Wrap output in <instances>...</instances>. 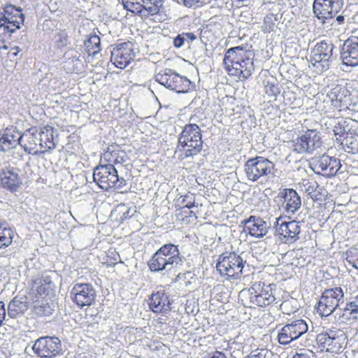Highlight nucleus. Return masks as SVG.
I'll return each mask as SVG.
<instances>
[{
	"label": "nucleus",
	"mask_w": 358,
	"mask_h": 358,
	"mask_svg": "<svg viewBox=\"0 0 358 358\" xmlns=\"http://www.w3.org/2000/svg\"><path fill=\"white\" fill-rule=\"evenodd\" d=\"M254 54L242 46L229 49L224 55L223 64L229 75L239 80L248 78L254 71Z\"/></svg>",
	"instance_id": "obj_1"
},
{
	"label": "nucleus",
	"mask_w": 358,
	"mask_h": 358,
	"mask_svg": "<svg viewBox=\"0 0 358 358\" xmlns=\"http://www.w3.org/2000/svg\"><path fill=\"white\" fill-rule=\"evenodd\" d=\"M182 257L178 245L174 244H165L162 245L149 260L148 264L152 272L170 271L181 264Z\"/></svg>",
	"instance_id": "obj_2"
},
{
	"label": "nucleus",
	"mask_w": 358,
	"mask_h": 358,
	"mask_svg": "<svg viewBox=\"0 0 358 358\" xmlns=\"http://www.w3.org/2000/svg\"><path fill=\"white\" fill-rule=\"evenodd\" d=\"M201 129L196 124H186L178 138V150L183 157L197 155L202 148Z\"/></svg>",
	"instance_id": "obj_3"
},
{
	"label": "nucleus",
	"mask_w": 358,
	"mask_h": 358,
	"mask_svg": "<svg viewBox=\"0 0 358 358\" xmlns=\"http://www.w3.org/2000/svg\"><path fill=\"white\" fill-rule=\"evenodd\" d=\"M94 181L102 189L110 188L121 189L127 185L123 178H120L117 169L111 164H99L94 169Z\"/></svg>",
	"instance_id": "obj_4"
},
{
	"label": "nucleus",
	"mask_w": 358,
	"mask_h": 358,
	"mask_svg": "<svg viewBox=\"0 0 358 358\" xmlns=\"http://www.w3.org/2000/svg\"><path fill=\"white\" fill-rule=\"evenodd\" d=\"M274 164L263 157L249 159L244 165L247 178L252 181H263L273 175Z\"/></svg>",
	"instance_id": "obj_5"
},
{
	"label": "nucleus",
	"mask_w": 358,
	"mask_h": 358,
	"mask_svg": "<svg viewBox=\"0 0 358 358\" xmlns=\"http://www.w3.org/2000/svg\"><path fill=\"white\" fill-rule=\"evenodd\" d=\"M245 263L241 255L235 252L226 253L219 257L216 268L222 276L227 279H239Z\"/></svg>",
	"instance_id": "obj_6"
},
{
	"label": "nucleus",
	"mask_w": 358,
	"mask_h": 358,
	"mask_svg": "<svg viewBox=\"0 0 358 358\" xmlns=\"http://www.w3.org/2000/svg\"><path fill=\"white\" fill-rule=\"evenodd\" d=\"M343 303L344 294L341 287L326 289L317 303V312L322 317H327L335 310H340Z\"/></svg>",
	"instance_id": "obj_7"
},
{
	"label": "nucleus",
	"mask_w": 358,
	"mask_h": 358,
	"mask_svg": "<svg viewBox=\"0 0 358 358\" xmlns=\"http://www.w3.org/2000/svg\"><path fill=\"white\" fill-rule=\"evenodd\" d=\"M334 45L330 41L317 43L313 50L310 62L317 73H321L329 69L332 58Z\"/></svg>",
	"instance_id": "obj_8"
},
{
	"label": "nucleus",
	"mask_w": 358,
	"mask_h": 358,
	"mask_svg": "<svg viewBox=\"0 0 358 358\" xmlns=\"http://www.w3.org/2000/svg\"><path fill=\"white\" fill-rule=\"evenodd\" d=\"M275 289L274 284H267L261 281L255 282L248 290L250 301L253 305L257 306H269L275 301Z\"/></svg>",
	"instance_id": "obj_9"
},
{
	"label": "nucleus",
	"mask_w": 358,
	"mask_h": 358,
	"mask_svg": "<svg viewBox=\"0 0 358 358\" xmlns=\"http://www.w3.org/2000/svg\"><path fill=\"white\" fill-rule=\"evenodd\" d=\"M155 80L177 93H185L190 89L189 80L169 69L158 73L155 76Z\"/></svg>",
	"instance_id": "obj_10"
},
{
	"label": "nucleus",
	"mask_w": 358,
	"mask_h": 358,
	"mask_svg": "<svg viewBox=\"0 0 358 358\" xmlns=\"http://www.w3.org/2000/svg\"><path fill=\"white\" fill-rule=\"evenodd\" d=\"M344 333L339 329H327L317 334L316 340L322 350L338 353L345 341Z\"/></svg>",
	"instance_id": "obj_11"
},
{
	"label": "nucleus",
	"mask_w": 358,
	"mask_h": 358,
	"mask_svg": "<svg viewBox=\"0 0 358 358\" xmlns=\"http://www.w3.org/2000/svg\"><path fill=\"white\" fill-rule=\"evenodd\" d=\"M24 20L22 9L11 4L6 5L0 10V29L4 32H15L20 29Z\"/></svg>",
	"instance_id": "obj_12"
},
{
	"label": "nucleus",
	"mask_w": 358,
	"mask_h": 358,
	"mask_svg": "<svg viewBox=\"0 0 358 358\" xmlns=\"http://www.w3.org/2000/svg\"><path fill=\"white\" fill-rule=\"evenodd\" d=\"M322 144L320 132L316 129H308L292 142V150L297 153H313Z\"/></svg>",
	"instance_id": "obj_13"
},
{
	"label": "nucleus",
	"mask_w": 358,
	"mask_h": 358,
	"mask_svg": "<svg viewBox=\"0 0 358 358\" xmlns=\"http://www.w3.org/2000/svg\"><path fill=\"white\" fill-rule=\"evenodd\" d=\"M134 44L131 41L115 44L111 50L110 61L121 69L126 68L135 58Z\"/></svg>",
	"instance_id": "obj_14"
},
{
	"label": "nucleus",
	"mask_w": 358,
	"mask_h": 358,
	"mask_svg": "<svg viewBox=\"0 0 358 358\" xmlns=\"http://www.w3.org/2000/svg\"><path fill=\"white\" fill-rule=\"evenodd\" d=\"M308 330L307 322L302 320H295L285 325L278 332V340L281 345H288L297 340Z\"/></svg>",
	"instance_id": "obj_15"
},
{
	"label": "nucleus",
	"mask_w": 358,
	"mask_h": 358,
	"mask_svg": "<svg viewBox=\"0 0 358 358\" xmlns=\"http://www.w3.org/2000/svg\"><path fill=\"white\" fill-rule=\"evenodd\" d=\"M32 349L41 358L55 357L62 350L61 341L57 337H41L35 341Z\"/></svg>",
	"instance_id": "obj_16"
},
{
	"label": "nucleus",
	"mask_w": 358,
	"mask_h": 358,
	"mask_svg": "<svg viewBox=\"0 0 358 358\" xmlns=\"http://www.w3.org/2000/svg\"><path fill=\"white\" fill-rule=\"evenodd\" d=\"M70 296L78 306H90L95 301L96 291L89 283H77L71 289Z\"/></svg>",
	"instance_id": "obj_17"
},
{
	"label": "nucleus",
	"mask_w": 358,
	"mask_h": 358,
	"mask_svg": "<svg viewBox=\"0 0 358 358\" xmlns=\"http://www.w3.org/2000/svg\"><path fill=\"white\" fill-rule=\"evenodd\" d=\"M313 171L318 175L325 177L334 176L341 168L340 161L327 155L313 159L310 164Z\"/></svg>",
	"instance_id": "obj_18"
},
{
	"label": "nucleus",
	"mask_w": 358,
	"mask_h": 358,
	"mask_svg": "<svg viewBox=\"0 0 358 358\" xmlns=\"http://www.w3.org/2000/svg\"><path fill=\"white\" fill-rule=\"evenodd\" d=\"M350 92L345 87L336 85L331 88L323 99L325 103H329L339 112L346 111L349 109Z\"/></svg>",
	"instance_id": "obj_19"
},
{
	"label": "nucleus",
	"mask_w": 358,
	"mask_h": 358,
	"mask_svg": "<svg viewBox=\"0 0 358 358\" xmlns=\"http://www.w3.org/2000/svg\"><path fill=\"white\" fill-rule=\"evenodd\" d=\"M275 224V232L281 241L285 243H293L299 238L301 232L299 222H287L282 217H278Z\"/></svg>",
	"instance_id": "obj_20"
},
{
	"label": "nucleus",
	"mask_w": 358,
	"mask_h": 358,
	"mask_svg": "<svg viewBox=\"0 0 358 358\" xmlns=\"http://www.w3.org/2000/svg\"><path fill=\"white\" fill-rule=\"evenodd\" d=\"M343 6V0H315L313 12L318 19L324 20L333 17Z\"/></svg>",
	"instance_id": "obj_21"
},
{
	"label": "nucleus",
	"mask_w": 358,
	"mask_h": 358,
	"mask_svg": "<svg viewBox=\"0 0 358 358\" xmlns=\"http://www.w3.org/2000/svg\"><path fill=\"white\" fill-rule=\"evenodd\" d=\"M124 7L128 10L134 12H142V8L147 10L152 15L159 11L162 6V0H122Z\"/></svg>",
	"instance_id": "obj_22"
},
{
	"label": "nucleus",
	"mask_w": 358,
	"mask_h": 358,
	"mask_svg": "<svg viewBox=\"0 0 358 358\" xmlns=\"http://www.w3.org/2000/svg\"><path fill=\"white\" fill-rule=\"evenodd\" d=\"M341 59L343 65L352 67L358 66V37H351L345 41Z\"/></svg>",
	"instance_id": "obj_23"
},
{
	"label": "nucleus",
	"mask_w": 358,
	"mask_h": 358,
	"mask_svg": "<svg viewBox=\"0 0 358 358\" xmlns=\"http://www.w3.org/2000/svg\"><path fill=\"white\" fill-rule=\"evenodd\" d=\"M22 185L20 170L15 167H6L0 172V185L10 192H15Z\"/></svg>",
	"instance_id": "obj_24"
},
{
	"label": "nucleus",
	"mask_w": 358,
	"mask_h": 358,
	"mask_svg": "<svg viewBox=\"0 0 358 358\" xmlns=\"http://www.w3.org/2000/svg\"><path fill=\"white\" fill-rule=\"evenodd\" d=\"M245 230L250 236L260 238L268 233L269 225L259 217L250 216L248 219L244 220Z\"/></svg>",
	"instance_id": "obj_25"
},
{
	"label": "nucleus",
	"mask_w": 358,
	"mask_h": 358,
	"mask_svg": "<svg viewBox=\"0 0 358 358\" xmlns=\"http://www.w3.org/2000/svg\"><path fill=\"white\" fill-rule=\"evenodd\" d=\"M282 197V208L287 215H293L301 208V197L293 189H284Z\"/></svg>",
	"instance_id": "obj_26"
},
{
	"label": "nucleus",
	"mask_w": 358,
	"mask_h": 358,
	"mask_svg": "<svg viewBox=\"0 0 358 358\" xmlns=\"http://www.w3.org/2000/svg\"><path fill=\"white\" fill-rule=\"evenodd\" d=\"M150 308L156 313H166L171 310L169 296L163 292L153 293L150 299Z\"/></svg>",
	"instance_id": "obj_27"
},
{
	"label": "nucleus",
	"mask_w": 358,
	"mask_h": 358,
	"mask_svg": "<svg viewBox=\"0 0 358 358\" xmlns=\"http://www.w3.org/2000/svg\"><path fill=\"white\" fill-rule=\"evenodd\" d=\"M41 136V143H38L41 154H44L54 150L56 147L55 135L57 129L51 126H45L39 129Z\"/></svg>",
	"instance_id": "obj_28"
},
{
	"label": "nucleus",
	"mask_w": 358,
	"mask_h": 358,
	"mask_svg": "<svg viewBox=\"0 0 358 358\" xmlns=\"http://www.w3.org/2000/svg\"><path fill=\"white\" fill-rule=\"evenodd\" d=\"M35 127L27 129L20 136V145L24 150L31 155H39V145L34 143Z\"/></svg>",
	"instance_id": "obj_29"
},
{
	"label": "nucleus",
	"mask_w": 358,
	"mask_h": 358,
	"mask_svg": "<svg viewBox=\"0 0 358 358\" xmlns=\"http://www.w3.org/2000/svg\"><path fill=\"white\" fill-rule=\"evenodd\" d=\"M126 154L124 151L119 149L108 148L101 157L100 164H111L115 167V165L122 164L125 162Z\"/></svg>",
	"instance_id": "obj_30"
},
{
	"label": "nucleus",
	"mask_w": 358,
	"mask_h": 358,
	"mask_svg": "<svg viewBox=\"0 0 358 358\" xmlns=\"http://www.w3.org/2000/svg\"><path fill=\"white\" fill-rule=\"evenodd\" d=\"M80 54L75 50H69L65 52L64 66L66 71L78 73L83 70V63L80 59Z\"/></svg>",
	"instance_id": "obj_31"
},
{
	"label": "nucleus",
	"mask_w": 358,
	"mask_h": 358,
	"mask_svg": "<svg viewBox=\"0 0 358 358\" xmlns=\"http://www.w3.org/2000/svg\"><path fill=\"white\" fill-rule=\"evenodd\" d=\"M55 285L52 282L51 278L47 275H43L36 278L33 282L32 290L38 295H47L49 292L52 290Z\"/></svg>",
	"instance_id": "obj_32"
},
{
	"label": "nucleus",
	"mask_w": 358,
	"mask_h": 358,
	"mask_svg": "<svg viewBox=\"0 0 358 358\" xmlns=\"http://www.w3.org/2000/svg\"><path fill=\"white\" fill-rule=\"evenodd\" d=\"M28 308L26 298H14L8 306V315L16 318L22 315Z\"/></svg>",
	"instance_id": "obj_33"
},
{
	"label": "nucleus",
	"mask_w": 358,
	"mask_h": 358,
	"mask_svg": "<svg viewBox=\"0 0 358 358\" xmlns=\"http://www.w3.org/2000/svg\"><path fill=\"white\" fill-rule=\"evenodd\" d=\"M299 187L301 191L307 193L313 200L320 199L319 192L317 191L318 185L315 181L303 179L299 183Z\"/></svg>",
	"instance_id": "obj_34"
},
{
	"label": "nucleus",
	"mask_w": 358,
	"mask_h": 358,
	"mask_svg": "<svg viewBox=\"0 0 358 358\" xmlns=\"http://www.w3.org/2000/svg\"><path fill=\"white\" fill-rule=\"evenodd\" d=\"M246 345V339L243 335L239 334L229 341L228 347L234 356L240 355Z\"/></svg>",
	"instance_id": "obj_35"
},
{
	"label": "nucleus",
	"mask_w": 358,
	"mask_h": 358,
	"mask_svg": "<svg viewBox=\"0 0 358 358\" xmlns=\"http://www.w3.org/2000/svg\"><path fill=\"white\" fill-rule=\"evenodd\" d=\"M344 150L350 153L356 154L358 152V134L349 133L346 134L343 143H341Z\"/></svg>",
	"instance_id": "obj_36"
},
{
	"label": "nucleus",
	"mask_w": 358,
	"mask_h": 358,
	"mask_svg": "<svg viewBox=\"0 0 358 358\" xmlns=\"http://www.w3.org/2000/svg\"><path fill=\"white\" fill-rule=\"evenodd\" d=\"M13 236L12 229L0 224V249L8 247L13 242Z\"/></svg>",
	"instance_id": "obj_37"
},
{
	"label": "nucleus",
	"mask_w": 358,
	"mask_h": 358,
	"mask_svg": "<svg viewBox=\"0 0 358 358\" xmlns=\"http://www.w3.org/2000/svg\"><path fill=\"white\" fill-rule=\"evenodd\" d=\"M100 38L97 35H90L85 41V48L89 55H95L101 50Z\"/></svg>",
	"instance_id": "obj_38"
},
{
	"label": "nucleus",
	"mask_w": 358,
	"mask_h": 358,
	"mask_svg": "<svg viewBox=\"0 0 358 358\" xmlns=\"http://www.w3.org/2000/svg\"><path fill=\"white\" fill-rule=\"evenodd\" d=\"M195 196L193 194H187L185 196H180L176 199L175 206L177 209L184 208H192L194 206Z\"/></svg>",
	"instance_id": "obj_39"
},
{
	"label": "nucleus",
	"mask_w": 358,
	"mask_h": 358,
	"mask_svg": "<svg viewBox=\"0 0 358 358\" xmlns=\"http://www.w3.org/2000/svg\"><path fill=\"white\" fill-rule=\"evenodd\" d=\"M346 120H339L334 127V134L336 138V141L339 143H343V141L345 138L346 134H349L346 131L345 129Z\"/></svg>",
	"instance_id": "obj_40"
},
{
	"label": "nucleus",
	"mask_w": 358,
	"mask_h": 358,
	"mask_svg": "<svg viewBox=\"0 0 358 358\" xmlns=\"http://www.w3.org/2000/svg\"><path fill=\"white\" fill-rule=\"evenodd\" d=\"M264 85V92L268 96L275 98L280 92L278 83L273 79H265Z\"/></svg>",
	"instance_id": "obj_41"
},
{
	"label": "nucleus",
	"mask_w": 358,
	"mask_h": 358,
	"mask_svg": "<svg viewBox=\"0 0 358 358\" xmlns=\"http://www.w3.org/2000/svg\"><path fill=\"white\" fill-rule=\"evenodd\" d=\"M346 313H358V294L352 297L350 301L346 303L343 308V315Z\"/></svg>",
	"instance_id": "obj_42"
},
{
	"label": "nucleus",
	"mask_w": 358,
	"mask_h": 358,
	"mask_svg": "<svg viewBox=\"0 0 358 358\" xmlns=\"http://www.w3.org/2000/svg\"><path fill=\"white\" fill-rule=\"evenodd\" d=\"M346 261L352 267L358 269V250L352 249L346 253Z\"/></svg>",
	"instance_id": "obj_43"
},
{
	"label": "nucleus",
	"mask_w": 358,
	"mask_h": 358,
	"mask_svg": "<svg viewBox=\"0 0 358 358\" xmlns=\"http://www.w3.org/2000/svg\"><path fill=\"white\" fill-rule=\"evenodd\" d=\"M275 24L273 22L272 17L266 16L262 27V31L265 33H270L273 30Z\"/></svg>",
	"instance_id": "obj_44"
},
{
	"label": "nucleus",
	"mask_w": 358,
	"mask_h": 358,
	"mask_svg": "<svg viewBox=\"0 0 358 358\" xmlns=\"http://www.w3.org/2000/svg\"><path fill=\"white\" fill-rule=\"evenodd\" d=\"M210 0H183L184 5L187 7H199L208 2Z\"/></svg>",
	"instance_id": "obj_45"
},
{
	"label": "nucleus",
	"mask_w": 358,
	"mask_h": 358,
	"mask_svg": "<svg viewBox=\"0 0 358 358\" xmlns=\"http://www.w3.org/2000/svg\"><path fill=\"white\" fill-rule=\"evenodd\" d=\"M268 351L265 349H257L252 351L246 358H266Z\"/></svg>",
	"instance_id": "obj_46"
},
{
	"label": "nucleus",
	"mask_w": 358,
	"mask_h": 358,
	"mask_svg": "<svg viewBox=\"0 0 358 358\" xmlns=\"http://www.w3.org/2000/svg\"><path fill=\"white\" fill-rule=\"evenodd\" d=\"M35 311L36 314L40 315H46L51 313L50 307L43 306V303H42L41 306H35Z\"/></svg>",
	"instance_id": "obj_47"
},
{
	"label": "nucleus",
	"mask_w": 358,
	"mask_h": 358,
	"mask_svg": "<svg viewBox=\"0 0 358 358\" xmlns=\"http://www.w3.org/2000/svg\"><path fill=\"white\" fill-rule=\"evenodd\" d=\"M185 41V38L183 36L182 34H178L174 39H173V45L176 48H181Z\"/></svg>",
	"instance_id": "obj_48"
},
{
	"label": "nucleus",
	"mask_w": 358,
	"mask_h": 358,
	"mask_svg": "<svg viewBox=\"0 0 358 358\" xmlns=\"http://www.w3.org/2000/svg\"><path fill=\"white\" fill-rule=\"evenodd\" d=\"M6 315L5 305L3 301H0V326H1L3 321L5 320Z\"/></svg>",
	"instance_id": "obj_49"
},
{
	"label": "nucleus",
	"mask_w": 358,
	"mask_h": 358,
	"mask_svg": "<svg viewBox=\"0 0 358 358\" xmlns=\"http://www.w3.org/2000/svg\"><path fill=\"white\" fill-rule=\"evenodd\" d=\"M34 143H41V134H40V130L39 129H37L36 127H35V131H34Z\"/></svg>",
	"instance_id": "obj_50"
},
{
	"label": "nucleus",
	"mask_w": 358,
	"mask_h": 358,
	"mask_svg": "<svg viewBox=\"0 0 358 358\" xmlns=\"http://www.w3.org/2000/svg\"><path fill=\"white\" fill-rule=\"evenodd\" d=\"M185 41H193L196 39V36L193 33H182Z\"/></svg>",
	"instance_id": "obj_51"
},
{
	"label": "nucleus",
	"mask_w": 358,
	"mask_h": 358,
	"mask_svg": "<svg viewBox=\"0 0 358 358\" xmlns=\"http://www.w3.org/2000/svg\"><path fill=\"white\" fill-rule=\"evenodd\" d=\"M209 358H226V357L222 352H216Z\"/></svg>",
	"instance_id": "obj_52"
},
{
	"label": "nucleus",
	"mask_w": 358,
	"mask_h": 358,
	"mask_svg": "<svg viewBox=\"0 0 358 358\" xmlns=\"http://www.w3.org/2000/svg\"><path fill=\"white\" fill-rule=\"evenodd\" d=\"M231 6H234V3H236V6L239 7L241 5L240 3H243L244 2L247 1L248 0H231Z\"/></svg>",
	"instance_id": "obj_53"
},
{
	"label": "nucleus",
	"mask_w": 358,
	"mask_h": 358,
	"mask_svg": "<svg viewBox=\"0 0 358 358\" xmlns=\"http://www.w3.org/2000/svg\"><path fill=\"white\" fill-rule=\"evenodd\" d=\"M285 100L287 101V99L291 100V98L292 97L294 100L296 99L295 95L292 92H287L285 95Z\"/></svg>",
	"instance_id": "obj_54"
},
{
	"label": "nucleus",
	"mask_w": 358,
	"mask_h": 358,
	"mask_svg": "<svg viewBox=\"0 0 358 358\" xmlns=\"http://www.w3.org/2000/svg\"><path fill=\"white\" fill-rule=\"evenodd\" d=\"M292 358H310L307 354H296Z\"/></svg>",
	"instance_id": "obj_55"
},
{
	"label": "nucleus",
	"mask_w": 358,
	"mask_h": 358,
	"mask_svg": "<svg viewBox=\"0 0 358 358\" xmlns=\"http://www.w3.org/2000/svg\"><path fill=\"white\" fill-rule=\"evenodd\" d=\"M336 20L338 21V22H343V20H344V17L341 15H339L337 17Z\"/></svg>",
	"instance_id": "obj_56"
},
{
	"label": "nucleus",
	"mask_w": 358,
	"mask_h": 358,
	"mask_svg": "<svg viewBox=\"0 0 358 358\" xmlns=\"http://www.w3.org/2000/svg\"><path fill=\"white\" fill-rule=\"evenodd\" d=\"M287 104H289V106H291L292 107H296V106L293 103H288V102H286Z\"/></svg>",
	"instance_id": "obj_57"
},
{
	"label": "nucleus",
	"mask_w": 358,
	"mask_h": 358,
	"mask_svg": "<svg viewBox=\"0 0 358 358\" xmlns=\"http://www.w3.org/2000/svg\"><path fill=\"white\" fill-rule=\"evenodd\" d=\"M0 358H2V357H0Z\"/></svg>",
	"instance_id": "obj_58"
}]
</instances>
